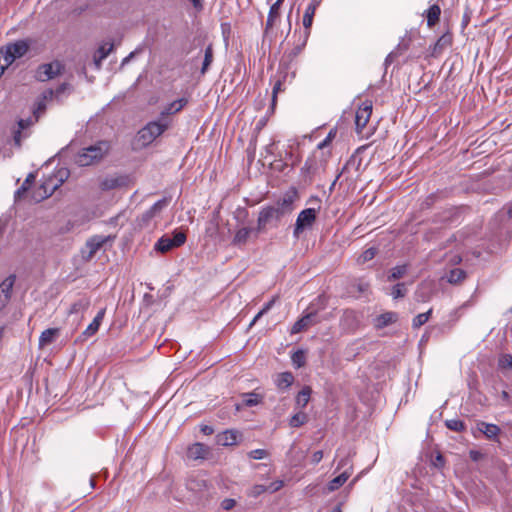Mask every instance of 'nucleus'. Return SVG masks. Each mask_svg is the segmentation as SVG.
<instances>
[{
	"mask_svg": "<svg viewBox=\"0 0 512 512\" xmlns=\"http://www.w3.org/2000/svg\"><path fill=\"white\" fill-rule=\"evenodd\" d=\"M294 195H285L275 205L263 208L258 217L259 228H264L273 221L280 220L284 215L293 210Z\"/></svg>",
	"mask_w": 512,
	"mask_h": 512,
	"instance_id": "f257e3e1",
	"label": "nucleus"
},
{
	"mask_svg": "<svg viewBox=\"0 0 512 512\" xmlns=\"http://www.w3.org/2000/svg\"><path fill=\"white\" fill-rule=\"evenodd\" d=\"M109 141L100 140L94 145L81 149L75 156L74 162L81 167L90 166L100 162L110 151Z\"/></svg>",
	"mask_w": 512,
	"mask_h": 512,
	"instance_id": "f03ea898",
	"label": "nucleus"
},
{
	"mask_svg": "<svg viewBox=\"0 0 512 512\" xmlns=\"http://www.w3.org/2000/svg\"><path fill=\"white\" fill-rule=\"evenodd\" d=\"M169 124L162 121H152L139 130L137 134V142L142 147L150 145L157 137H159L168 128Z\"/></svg>",
	"mask_w": 512,
	"mask_h": 512,
	"instance_id": "7ed1b4c3",
	"label": "nucleus"
},
{
	"mask_svg": "<svg viewBox=\"0 0 512 512\" xmlns=\"http://www.w3.org/2000/svg\"><path fill=\"white\" fill-rule=\"evenodd\" d=\"M69 176V170L66 168H60L55 173L47 176L41 182V185L46 189V192L38 194V199H47L50 197L55 190H57Z\"/></svg>",
	"mask_w": 512,
	"mask_h": 512,
	"instance_id": "20e7f679",
	"label": "nucleus"
},
{
	"mask_svg": "<svg viewBox=\"0 0 512 512\" xmlns=\"http://www.w3.org/2000/svg\"><path fill=\"white\" fill-rule=\"evenodd\" d=\"M30 42L28 40H18L10 43L3 51L5 65H11L16 59L23 57L29 50Z\"/></svg>",
	"mask_w": 512,
	"mask_h": 512,
	"instance_id": "39448f33",
	"label": "nucleus"
},
{
	"mask_svg": "<svg viewBox=\"0 0 512 512\" xmlns=\"http://www.w3.org/2000/svg\"><path fill=\"white\" fill-rule=\"evenodd\" d=\"M64 70L62 62L55 60L50 63L41 64L37 70L35 77L38 81L45 82L60 75Z\"/></svg>",
	"mask_w": 512,
	"mask_h": 512,
	"instance_id": "423d86ee",
	"label": "nucleus"
},
{
	"mask_svg": "<svg viewBox=\"0 0 512 512\" xmlns=\"http://www.w3.org/2000/svg\"><path fill=\"white\" fill-rule=\"evenodd\" d=\"M316 219V211L313 208H307L301 211L297 217L295 228H294V236L296 238L299 237L300 233L303 230L313 224Z\"/></svg>",
	"mask_w": 512,
	"mask_h": 512,
	"instance_id": "0eeeda50",
	"label": "nucleus"
},
{
	"mask_svg": "<svg viewBox=\"0 0 512 512\" xmlns=\"http://www.w3.org/2000/svg\"><path fill=\"white\" fill-rule=\"evenodd\" d=\"M372 114V102L365 101L356 111L355 125L356 132L361 134Z\"/></svg>",
	"mask_w": 512,
	"mask_h": 512,
	"instance_id": "6e6552de",
	"label": "nucleus"
},
{
	"mask_svg": "<svg viewBox=\"0 0 512 512\" xmlns=\"http://www.w3.org/2000/svg\"><path fill=\"white\" fill-rule=\"evenodd\" d=\"M222 224V217L220 207L215 210L210 219L206 223L205 235L211 239H215L220 234V228Z\"/></svg>",
	"mask_w": 512,
	"mask_h": 512,
	"instance_id": "1a4fd4ad",
	"label": "nucleus"
},
{
	"mask_svg": "<svg viewBox=\"0 0 512 512\" xmlns=\"http://www.w3.org/2000/svg\"><path fill=\"white\" fill-rule=\"evenodd\" d=\"M53 96L54 91L52 89H47L43 91L42 94L37 98L33 108V116L35 121H38L39 118L45 113L47 102L52 100Z\"/></svg>",
	"mask_w": 512,
	"mask_h": 512,
	"instance_id": "9d476101",
	"label": "nucleus"
},
{
	"mask_svg": "<svg viewBox=\"0 0 512 512\" xmlns=\"http://www.w3.org/2000/svg\"><path fill=\"white\" fill-rule=\"evenodd\" d=\"M319 322L316 312H310L297 320L291 328V334H297L307 330Z\"/></svg>",
	"mask_w": 512,
	"mask_h": 512,
	"instance_id": "9b49d317",
	"label": "nucleus"
},
{
	"mask_svg": "<svg viewBox=\"0 0 512 512\" xmlns=\"http://www.w3.org/2000/svg\"><path fill=\"white\" fill-rule=\"evenodd\" d=\"M16 276L9 275L0 283V310L9 302Z\"/></svg>",
	"mask_w": 512,
	"mask_h": 512,
	"instance_id": "f8f14e48",
	"label": "nucleus"
},
{
	"mask_svg": "<svg viewBox=\"0 0 512 512\" xmlns=\"http://www.w3.org/2000/svg\"><path fill=\"white\" fill-rule=\"evenodd\" d=\"M211 449L203 443L196 442L188 447L187 457L192 460L207 459Z\"/></svg>",
	"mask_w": 512,
	"mask_h": 512,
	"instance_id": "ddd939ff",
	"label": "nucleus"
},
{
	"mask_svg": "<svg viewBox=\"0 0 512 512\" xmlns=\"http://www.w3.org/2000/svg\"><path fill=\"white\" fill-rule=\"evenodd\" d=\"M114 44L112 42H105L99 46L93 55V63L97 70L101 69L102 61L113 51Z\"/></svg>",
	"mask_w": 512,
	"mask_h": 512,
	"instance_id": "4468645a",
	"label": "nucleus"
},
{
	"mask_svg": "<svg viewBox=\"0 0 512 512\" xmlns=\"http://www.w3.org/2000/svg\"><path fill=\"white\" fill-rule=\"evenodd\" d=\"M398 320V314L396 312H392V311H389V312H385L383 314H380L378 315L374 320H373V325L376 329H383L395 322H397Z\"/></svg>",
	"mask_w": 512,
	"mask_h": 512,
	"instance_id": "2eb2a0df",
	"label": "nucleus"
},
{
	"mask_svg": "<svg viewBox=\"0 0 512 512\" xmlns=\"http://www.w3.org/2000/svg\"><path fill=\"white\" fill-rule=\"evenodd\" d=\"M127 182L128 178L126 176H109L102 180L100 187L102 190H112L125 186Z\"/></svg>",
	"mask_w": 512,
	"mask_h": 512,
	"instance_id": "dca6fc26",
	"label": "nucleus"
},
{
	"mask_svg": "<svg viewBox=\"0 0 512 512\" xmlns=\"http://www.w3.org/2000/svg\"><path fill=\"white\" fill-rule=\"evenodd\" d=\"M90 306V298L87 296H81L75 300L68 309V315L83 314Z\"/></svg>",
	"mask_w": 512,
	"mask_h": 512,
	"instance_id": "f3484780",
	"label": "nucleus"
},
{
	"mask_svg": "<svg viewBox=\"0 0 512 512\" xmlns=\"http://www.w3.org/2000/svg\"><path fill=\"white\" fill-rule=\"evenodd\" d=\"M59 328H48L39 337V348H44L53 343L59 335Z\"/></svg>",
	"mask_w": 512,
	"mask_h": 512,
	"instance_id": "a211bd4d",
	"label": "nucleus"
},
{
	"mask_svg": "<svg viewBox=\"0 0 512 512\" xmlns=\"http://www.w3.org/2000/svg\"><path fill=\"white\" fill-rule=\"evenodd\" d=\"M107 239L102 236H93L87 240L86 246L89 249V257L94 256L106 243Z\"/></svg>",
	"mask_w": 512,
	"mask_h": 512,
	"instance_id": "6ab92c4d",
	"label": "nucleus"
},
{
	"mask_svg": "<svg viewBox=\"0 0 512 512\" xmlns=\"http://www.w3.org/2000/svg\"><path fill=\"white\" fill-rule=\"evenodd\" d=\"M284 0H277L271 7L266 21V30L272 28L280 15V7Z\"/></svg>",
	"mask_w": 512,
	"mask_h": 512,
	"instance_id": "aec40b11",
	"label": "nucleus"
},
{
	"mask_svg": "<svg viewBox=\"0 0 512 512\" xmlns=\"http://www.w3.org/2000/svg\"><path fill=\"white\" fill-rule=\"evenodd\" d=\"M479 430L489 439H495L500 433V428L495 424L481 422L478 424Z\"/></svg>",
	"mask_w": 512,
	"mask_h": 512,
	"instance_id": "412c9836",
	"label": "nucleus"
},
{
	"mask_svg": "<svg viewBox=\"0 0 512 512\" xmlns=\"http://www.w3.org/2000/svg\"><path fill=\"white\" fill-rule=\"evenodd\" d=\"M312 389L309 386L303 387L296 396V406L298 408H304L311 397Z\"/></svg>",
	"mask_w": 512,
	"mask_h": 512,
	"instance_id": "4be33fe9",
	"label": "nucleus"
},
{
	"mask_svg": "<svg viewBox=\"0 0 512 512\" xmlns=\"http://www.w3.org/2000/svg\"><path fill=\"white\" fill-rule=\"evenodd\" d=\"M440 14L441 9L437 4L430 6L426 11L427 25L433 27L439 21Z\"/></svg>",
	"mask_w": 512,
	"mask_h": 512,
	"instance_id": "5701e85b",
	"label": "nucleus"
},
{
	"mask_svg": "<svg viewBox=\"0 0 512 512\" xmlns=\"http://www.w3.org/2000/svg\"><path fill=\"white\" fill-rule=\"evenodd\" d=\"M350 475H351V472L348 470H345L344 472H342L340 475H338L337 477H335L328 483V490L329 491L337 490L348 480Z\"/></svg>",
	"mask_w": 512,
	"mask_h": 512,
	"instance_id": "b1692460",
	"label": "nucleus"
},
{
	"mask_svg": "<svg viewBox=\"0 0 512 512\" xmlns=\"http://www.w3.org/2000/svg\"><path fill=\"white\" fill-rule=\"evenodd\" d=\"M187 102L188 101L186 98H180L176 101H173L167 107H165V109L161 112V115L167 116L169 114L176 113L180 111L187 104Z\"/></svg>",
	"mask_w": 512,
	"mask_h": 512,
	"instance_id": "393cba45",
	"label": "nucleus"
},
{
	"mask_svg": "<svg viewBox=\"0 0 512 512\" xmlns=\"http://www.w3.org/2000/svg\"><path fill=\"white\" fill-rule=\"evenodd\" d=\"M293 381L294 377L291 372H283L277 376L276 385L279 389H286L292 385Z\"/></svg>",
	"mask_w": 512,
	"mask_h": 512,
	"instance_id": "a878e982",
	"label": "nucleus"
},
{
	"mask_svg": "<svg viewBox=\"0 0 512 512\" xmlns=\"http://www.w3.org/2000/svg\"><path fill=\"white\" fill-rule=\"evenodd\" d=\"M452 43V36L449 33L443 34L433 47V54L441 53L446 47Z\"/></svg>",
	"mask_w": 512,
	"mask_h": 512,
	"instance_id": "bb28decb",
	"label": "nucleus"
},
{
	"mask_svg": "<svg viewBox=\"0 0 512 512\" xmlns=\"http://www.w3.org/2000/svg\"><path fill=\"white\" fill-rule=\"evenodd\" d=\"M173 248H175V246L173 245L171 238L168 236H162L155 244V249L162 253L168 252Z\"/></svg>",
	"mask_w": 512,
	"mask_h": 512,
	"instance_id": "cd10ccee",
	"label": "nucleus"
},
{
	"mask_svg": "<svg viewBox=\"0 0 512 512\" xmlns=\"http://www.w3.org/2000/svg\"><path fill=\"white\" fill-rule=\"evenodd\" d=\"M465 278L466 272L459 268L452 269L447 276V280L451 284H458L462 282Z\"/></svg>",
	"mask_w": 512,
	"mask_h": 512,
	"instance_id": "c85d7f7f",
	"label": "nucleus"
},
{
	"mask_svg": "<svg viewBox=\"0 0 512 512\" xmlns=\"http://www.w3.org/2000/svg\"><path fill=\"white\" fill-rule=\"evenodd\" d=\"M263 397L255 392L243 394V404L248 407L256 406L261 403Z\"/></svg>",
	"mask_w": 512,
	"mask_h": 512,
	"instance_id": "c756f323",
	"label": "nucleus"
},
{
	"mask_svg": "<svg viewBox=\"0 0 512 512\" xmlns=\"http://www.w3.org/2000/svg\"><path fill=\"white\" fill-rule=\"evenodd\" d=\"M308 421V416L306 413L304 412H297L296 414H294L290 420H289V425L292 427V428H298L302 425H304L306 422Z\"/></svg>",
	"mask_w": 512,
	"mask_h": 512,
	"instance_id": "7c9ffc66",
	"label": "nucleus"
},
{
	"mask_svg": "<svg viewBox=\"0 0 512 512\" xmlns=\"http://www.w3.org/2000/svg\"><path fill=\"white\" fill-rule=\"evenodd\" d=\"M242 440V434L238 430H226V446L238 444Z\"/></svg>",
	"mask_w": 512,
	"mask_h": 512,
	"instance_id": "2f4dec72",
	"label": "nucleus"
},
{
	"mask_svg": "<svg viewBox=\"0 0 512 512\" xmlns=\"http://www.w3.org/2000/svg\"><path fill=\"white\" fill-rule=\"evenodd\" d=\"M407 273V265H399L391 269L388 276L389 281H395L402 278Z\"/></svg>",
	"mask_w": 512,
	"mask_h": 512,
	"instance_id": "473e14b6",
	"label": "nucleus"
},
{
	"mask_svg": "<svg viewBox=\"0 0 512 512\" xmlns=\"http://www.w3.org/2000/svg\"><path fill=\"white\" fill-rule=\"evenodd\" d=\"M99 327H100V324H98L96 321L93 320L80 335L81 340L84 341L87 338L96 334L97 331L99 330Z\"/></svg>",
	"mask_w": 512,
	"mask_h": 512,
	"instance_id": "72a5a7b5",
	"label": "nucleus"
},
{
	"mask_svg": "<svg viewBox=\"0 0 512 512\" xmlns=\"http://www.w3.org/2000/svg\"><path fill=\"white\" fill-rule=\"evenodd\" d=\"M34 181L35 175L33 173H30L22 183L21 187L17 190L16 196L20 197L21 195L25 194L30 189Z\"/></svg>",
	"mask_w": 512,
	"mask_h": 512,
	"instance_id": "f704fd0d",
	"label": "nucleus"
},
{
	"mask_svg": "<svg viewBox=\"0 0 512 512\" xmlns=\"http://www.w3.org/2000/svg\"><path fill=\"white\" fill-rule=\"evenodd\" d=\"M432 313V309H429L425 313L418 314L416 317H414L412 325L413 328H420L422 325H424L428 320Z\"/></svg>",
	"mask_w": 512,
	"mask_h": 512,
	"instance_id": "c9c22d12",
	"label": "nucleus"
},
{
	"mask_svg": "<svg viewBox=\"0 0 512 512\" xmlns=\"http://www.w3.org/2000/svg\"><path fill=\"white\" fill-rule=\"evenodd\" d=\"M314 13L315 7L313 5H309L303 16V25L306 29H309L311 27Z\"/></svg>",
	"mask_w": 512,
	"mask_h": 512,
	"instance_id": "e433bc0d",
	"label": "nucleus"
},
{
	"mask_svg": "<svg viewBox=\"0 0 512 512\" xmlns=\"http://www.w3.org/2000/svg\"><path fill=\"white\" fill-rule=\"evenodd\" d=\"M155 216L149 210L145 211L141 216L137 218V226L142 229L149 225L152 218Z\"/></svg>",
	"mask_w": 512,
	"mask_h": 512,
	"instance_id": "4c0bfd02",
	"label": "nucleus"
},
{
	"mask_svg": "<svg viewBox=\"0 0 512 512\" xmlns=\"http://www.w3.org/2000/svg\"><path fill=\"white\" fill-rule=\"evenodd\" d=\"M170 238L175 248L182 246L187 239L186 234L182 231H174L173 236Z\"/></svg>",
	"mask_w": 512,
	"mask_h": 512,
	"instance_id": "58836bf2",
	"label": "nucleus"
},
{
	"mask_svg": "<svg viewBox=\"0 0 512 512\" xmlns=\"http://www.w3.org/2000/svg\"><path fill=\"white\" fill-rule=\"evenodd\" d=\"M377 254V249L374 247L366 249L358 258V262L365 263L372 260Z\"/></svg>",
	"mask_w": 512,
	"mask_h": 512,
	"instance_id": "ea45409f",
	"label": "nucleus"
},
{
	"mask_svg": "<svg viewBox=\"0 0 512 512\" xmlns=\"http://www.w3.org/2000/svg\"><path fill=\"white\" fill-rule=\"evenodd\" d=\"M407 289L404 283H398L396 284L391 292V295L394 299L402 298L406 295Z\"/></svg>",
	"mask_w": 512,
	"mask_h": 512,
	"instance_id": "a19ab883",
	"label": "nucleus"
},
{
	"mask_svg": "<svg viewBox=\"0 0 512 512\" xmlns=\"http://www.w3.org/2000/svg\"><path fill=\"white\" fill-rule=\"evenodd\" d=\"M168 205V200L166 198L158 200L156 203H154L148 210L152 212L154 216H156L158 213L162 211L163 208H165Z\"/></svg>",
	"mask_w": 512,
	"mask_h": 512,
	"instance_id": "79ce46f5",
	"label": "nucleus"
},
{
	"mask_svg": "<svg viewBox=\"0 0 512 512\" xmlns=\"http://www.w3.org/2000/svg\"><path fill=\"white\" fill-rule=\"evenodd\" d=\"M292 362L297 367H302L305 364V355L304 352L301 350L296 351L292 355Z\"/></svg>",
	"mask_w": 512,
	"mask_h": 512,
	"instance_id": "37998d69",
	"label": "nucleus"
},
{
	"mask_svg": "<svg viewBox=\"0 0 512 512\" xmlns=\"http://www.w3.org/2000/svg\"><path fill=\"white\" fill-rule=\"evenodd\" d=\"M248 236H249V230L247 228H242L236 233V235L234 237V243H236V244L244 243L247 240Z\"/></svg>",
	"mask_w": 512,
	"mask_h": 512,
	"instance_id": "c03bdc74",
	"label": "nucleus"
},
{
	"mask_svg": "<svg viewBox=\"0 0 512 512\" xmlns=\"http://www.w3.org/2000/svg\"><path fill=\"white\" fill-rule=\"evenodd\" d=\"M274 301H275L274 299H272L271 301H269V302H268V303H267V304H266V305H265V306H264V307H263V308H262V309H261V310L256 314V316L253 318V320H252V322L250 323V325H254V324H255V323H256V322H257V321H258V320H259V319H260V318L265 314V313H267V312L271 309V307H272V305H273Z\"/></svg>",
	"mask_w": 512,
	"mask_h": 512,
	"instance_id": "a18cd8bd",
	"label": "nucleus"
},
{
	"mask_svg": "<svg viewBox=\"0 0 512 512\" xmlns=\"http://www.w3.org/2000/svg\"><path fill=\"white\" fill-rule=\"evenodd\" d=\"M499 365L501 368L512 369V355L504 354L499 359Z\"/></svg>",
	"mask_w": 512,
	"mask_h": 512,
	"instance_id": "49530a36",
	"label": "nucleus"
},
{
	"mask_svg": "<svg viewBox=\"0 0 512 512\" xmlns=\"http://www.w3.org/2000/svg\"><path fill=\"white\" fill-rule=\"evenodd\" d=\"M212 58H213L212 48L210 46H208L205 50V56H204V61H203V66H202L203 73L207 70L208 66L212 62Z\"/></svg>",
	"mask_w": 512,
	"mask_h": 512,
	"instance_id": "de8ad7c7",
	"label": "nucleus"
},
{
	"mask_svg": "<svg viewBox=\"0 0 512 512\" xmlns=\"http://www.w3.org/2000/svg\"><path fill=\"white\" fill-rule=\"evenodd\" d=\"M446 426L453 431H461L464 428L463 422L455 419L446 421Z\"/></svg>",
	"mask_w": 512,
	"mask_h": 512,
	"instance_id": "09e8293b",
	"label": "nucleus"
},
{
	"mask_svg": "<svg viewBox=\"0 0 512 512\" xmlns=\"http://www.w3.org/2000/svg\"><path fill=\"white\" fill-rule=\"evenodd\" d=\"M268 491L267 487L264 486V485H260V484H257V485H254L251 490H250V496H253V497H258L259 495H261L262 493Z\"/></svg>",
	"mask_w": 512,
	"mask_h": 512,
	"instance_id": "8fccbe9b",
	"label": "nucleus"
},
{
	"mask_svg": "<svg viewBox=\"0 0 512 512\" xmlns=\"http://www.w3.org/2000/svg\"><path fill=\"white\" fill-rule=\"evenodd\" d=\"M268 455V452L264 449H255V450H252L251 452H249V457L250 458H253V459H263L265 457H267Z\"/></svg>",
	"mask_w": 512,
	"mask_h": 512,
	"instance_id": "3c124183",
	"label": "nucleus"
},
{
	"mask_svg": "<svg viewBox=\"0 0 512 512\" xmlns=\"http://www.w3.org/2000/svg\"><path fill=\"white\" fill-rule=\"evenodd\" d=\"M35 122H36L35 118L34 119L27 118V119H20L17 124H18V128L20 130H25V129L29 128L30 126H32Z\"/></svg>",
	"mask_w": 512,
	"mask_h": 512,
	"instance_id": "603ef678",
	"label": "nucleus"
},
{
	"mask_svg": "<svg viewBox=\"0 0 512 512\" xmlns=\"http://www.w3.org/2000/svg\"><path fill=\"white\" fill-rule=\"evenodd\" d=\"M283 486V481L281 480H277V481H274V482H271L267 487L268 489V492L270 493H274L276 491H278L279 489H281Z\"/></svg>",
	"mask_w": 512,
	"mask_h": 512,
	"instance_id": "864d4df0",
	"label": "nucleus"
},
{
	"mask_svg": "<svg viewBox=\"0 0 512 512\" xmlns=\"http://www.w3.org/2000/svg\"><path fill=\"white\" fill-rule=\"evenodd\" d=\"M46 192V189L40 184L37 188H35L31 194V199L35 202H41L43 199H38V194H42Z\"/></svg>",
	"mask_w": 512,
	"mask_h": 512,
	"instance_id": "5fc2aeb1",
	"label": "nucleus"
},
{
	"mask_svg": "<svg viewBox=\"0 0 512 512\" xmlns=\"http://www.w3.org/2000/svg\"><path fill=\"white\" fill-rule=\"evenodd\" d=\"M22 131H23V130H20L18 127H17V129H15V130L13 131V140H14V144H15L16 146H18V147H20V146H21V142H22V138H23V136H22Z\"/></svg>",
	"mask_w": 512,
	"mask_h": 512,
	"instance_id": "6e6d98bb",
	"label": "nucleus"
},
{
	"mask_svg": "<svg viewBox=\"0 0 512 512\" xmlns=\"http://www.w3.org/2000/svg\"><path fill=\"white\" fill-rule=\"evenodd\" d=\"M334 137V133L332 131L329 132V134L327 135V137L318 144V149L322 150L324 149L326 146H328L330 144V142L332 141V138Z\"/></svg>",
	"mask_w": 512,
	"mask_h": 512,
	"instance_id": "4d7b16f0",
	"label": "nucleus"
},
{
	"mask_svg": "<svg viewBox=\"0 0 512 512\" xmlns=\"http://www.w3.org/2000/svg\"><path fill=\"white\" fill-rule=\"evenodd\" d=\"M322 459H323V451L318 450L313 453L311 462L313 464H318Z\"/></svg>",
	"mask_w": 512,
	"mask_h": 512,
	"instance_id": "13d9d810",
	"label": "nucleus"
},
{
	"mask_svg": "<svg viewBox=\"0 0 512 512\" xmlns=\"http://www.w3.org/2000/svg\"><path fill=\"white\" fill-rule=\"evenodd\" d=\"M10 65H5V57L3 56V50H0V77L4 73L5 69Z\"/></svg>",
	"mask_w": 512,
	"mask_h": 512,
	"instance_id": "bf43d9fd",
	"label": "nucleus"
},
{
	"mask_svg": "<svg viewBox=\"0 0 512 512\" xmlns=\"http://www.w3.org/2000/svg\"><path fill=\"white\" fill-rule=\"evenodd\" d=\"M200 431L204 434V435H211L214 433V429L212 426H209V425H201L200 426Z\"/></svg>",
	"mask_w": 512,
	"mask_h": 512,
	"instance_id": "052dcab7",
	"label": "nucleus"
},
{
	"mask_svg": "<svg viewBox=\"0 0 512 512\" xmlns=\"http://www.w3.org/2000/svg\"><path fill=\"white\" fill-rule=\"evenodd\" d=\"M303 169H305L308 173H314L316 171V167L310 160L305 162Z\"/></svg>",
	"mask_w": 512,
	"mask_h": 512,
	"instance_id": "680f3d73",
	"label": "nucleus"
},
{
	"mask_svg": "<svg viewBox=\"0 0 512 512\" xmlns=\"http://www.w3.org/2000/svg\"><path fill=\"white\" fill-rule=\"evenodd\" d=\"M433 464H434V466H436V467H441V466H443V464H444V458H443V456H442L441 454H438V455L435 457V459H434V461H433Z\"/></svg>",
	"mask_w": 512,
	"mask_h": 512,
	"instance_id": "e2e57ef3",
	"label": "nucleus"
},
{
	"mask_svg": "<svg viewBox=\"0 0 512 512\" xmlns=\"http://www.w3.org/2000/svg\"><path fill=\"white\" fill-rule=\"evenodd\" d=\"M104 315H105V309H101V310L97 313V315L94 317V319H93V320H94V321H96L98 324H100V325H101V322H102V320H103V318H104Z\"/></svg>",
	"mask_w": 512,
	"mask_h": 512,
	"instance_id": "0e129e2a",
	"label": "nucleus"
},
{
	"mask_svg": "<svg viewBox=\"0 0 512 512\" xmlns=\"http://www.w3.org/2000/svg\"><path fill=\"white\" fill-rule=\"evenodd\" d=\"M351 163V160H349L346 165L343 167L342 171L336 176V179L333 181V183L331 184V187H330V190H333L335 184H336V181L339 179L340 175L347 169V167L349 166V164Z\"/></svg>",
	"mask_w": 512,
	"mask_h": 512,
	"instance_id": "69168bd1",
	"label": "nucleus"
},
{
	"mask_svg": "<svg viewBox=\"0 0 512 512\" xmlns=\"http://www.w3.org/2000/svg\"><path fill=\"white\" fill-rule=\"evenodd\" d=\"M236 505V501L234 499L226 498V510L232 509Z\"/></svg>",
	"mask_w": 512,
	"mask_h": 512,
	"instance_id": "338daca9",
	"label": "nucleus"
},
{
	"mask_svg": "<svg viewBox=\"0 0 512 512\" xmlns=\"http://www.w3.org/2000/svg\"><path fill=\"white\" fill-rule=\"evenodd\" d=\"M348 464H349L348 458L341 459L337 468L341 469V468L347 466Z\"/></svg>",
	"mask_w": 512,
	"mask_h": 512,
	"instance_id": "774afa93",
	"label": "nucleus"
}]
</instances>
